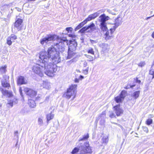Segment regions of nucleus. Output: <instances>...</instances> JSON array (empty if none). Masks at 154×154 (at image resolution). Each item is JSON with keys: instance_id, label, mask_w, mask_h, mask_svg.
Returning <instances> with one entry per match:
<instances>
[{"instance_id": "f257e3e1", "label": "nucleus", "mask_w": 154, "mask_h": 154, "mask_svg": "<svg viewBox=\"0 0 154 154\" xmlns=\"http://www.w3.org/2000/svg\"><path fill=\"white\" fill-rule=\"evenodd\" d=\"M40 61H42V62H40L39 63L33 66L32 69L33 72L41 77L43 75L44 73L49 76H54V73L57 70V66L51 62L48 63L42 60Z\"/></svg>"}, {"instance_id": "f03ea898", "label": "nucleus", "mask_w": 154, "mask_h": 154, "mask_svg": "<svg viewBox=\"0 0 154 154\" xmlns=\"http://www.w3.org/2000/svg\"><path fill=\"white\" fill-rule=\"evenodd\" d=\"M56 39L57 43L55 45L58 48L59 51L60 52H63L65 49V45L67 44L68 40L66 37H59L57 35H49L41 40V43L43 45L49 41Z\"/></svg>"}, {"instance_id": "7ed1b4c3", "label": "nucleus", "mask_w": 154, "mask_h": 154, "mask_svg": "<svg viewBox=\"0 0 154 154\" xmlns=\"http://www.w3.org/2000/svg\"><path fill=\"white\" fill-rule=\"evenodd\" d=\"M57 52L55 48L53 47L49 48L48 50V52L46 51L41 52L40 54L39 57L41 60L44 61L46 63H49V61H51L52 60L53 62L57 61L58 62H60V59L58 56H56Z\"/></svg>"}, {"instance_id": "20e7f679", "label": "nucleus", "mask_w": 154, "mask_h": 154, "mask_svg": "<svg viewBox=\"0 0 154 154\" xmlns=\"http://www.w3.org/2000/svg\"><path fill=\"white\" fill-rule=\"evenodd\" d=\"M109 17L108 16H106L104 14L101 15L98 18V20L100 22L99 26L101 31L105 32L108 30L106 22L109 20Z\"/></svg>"}, {"instance_id": "39448f33", "label": "nucleus", "mask_w": 154, "mask_h": 154, "mask_svg": "<svg viewBox=\"0 0 154 154\" xmlns=\"http://www.w3.org/2000/svg\"><path fill=\"white\" fill-rule=\"evenodd\" d=\"M77 86V85H72L67 89L66 92V97L67 98L69 99L72 96H74L73 99L75 98V94L76 92Z\"/></svg>"}, {"instance_id": "423d86ee", "label": "nucleus", "mask_w": 154, "mask_h": 154, "mask_svg": "<svg viewBox=\"0 0 154 154\" xmlns=\"http://www.w3.org/2000/svg\"><path fill=\"white\" fill-rule=\"evenodd\" d=\"M82 151L84 152V154H91L92 152L91 147L88 142H85L84 143Z\"/></svg>"}, {"instance_id": "0eeeda50", "label": "nucleus", "mask_w": 154, "mask_h": 154, "mask_svg": "<svg viewBox=\"0 0 154 154\" xmlns=\"http://www.w3.org/2000/svg\"><path fill=\"white\" fill-rule=\"evenodd\" d=\"M94 29L95 25L94 23H92L88 26H85L83 27L80 29L79 32L82 33H84L85 31L87 32H91L94 31Z\"/></svg>"}, {"instance_id": "6e6552de", "label": "nucleus", "mask_w": 154, "mask_h": 154, "mask_svg": "<svg viewBox=\"0 0 154 154\" xmlns=\"http://www.w3.org/2000/svg\"><path fill=\"white\" fill-rule=\"evenodd\" d=\"M127 92L125 91H122L120 95L117 96L115 98V100L117 103L121 102L126 96Z\"/></svg>"}, {"instance_id": "1a4fd4ad", "label": "nucleus", "mask_w": 154, "mask_h": 154, "mask_svg": "<svg viewBox=\"0 0 154 154\" xmlns=\"http://www.w3.org/2000/svg\"><path fill=\"white\" fill-rule=\"evenodd\" d=\"M24 91L26 95L31 97H35L36 94V92L35 91L27 88H24Z\"/></svg>"}, {"instance_id": "9d476101", "label": "nucleus", "mask_w": 154, "mask_h": 154, "mask_svg": "<svg viewBox=\"0 0 154 154\" xmlns=\"http://www.w3.org/2000/svg\"><path fill=\"white\" fill-rule=\"evenodd\" d=\"M115 29L113 28L110 29L109 30L108 29L107 31L105 32L104 35L105 39L106 40L111 39L112 36V34L113 32L115 30Z\"/></svg>"}, {"instance_id": "9b49d317", "label": "nucleus", "mask_w": 154, "mask_h": 154, "mask_svg": "<svg viewBox=\"0 0 154 154\" xmlns=\"http://www.w3.org/2000/svg\"><path fill=\"white\" fill-rule=\"evenodd\" d=\"M70 44L69 46L68 50L70 51H75L77 45L76 41L75 40H70L69 41Z\"/></svg>"}, {"instance_id": "f8f14e48", "label": "nucleus", "mask_w": 154, "mask_h": 154, "mask_svg": "<svg viewBox=\"0 0 154 154\" xmlns=\"http://www.w3.org/2000/svg\"><path fill=\"white\" fill-rule=\"evenodd\" d=\"M27 83V80L22 76H20L18 77L17 80V83L19 85L26 84Z\"/></svg>"}, {"instance_id": "ddd939ff", "label": "nucleus", "mask_w": 154, "mask_h": 154, "mask_svg": "<svg viewBox=\"0 0 154 154\" xmlns=\"http://www.w3.org/2000/svg\"><path fill=\"white\" fill-rule=\"evenodd\" d=\"M114 110L117 116H120L123 114V110L120 107V105H117L114 107Z\"/></svg>"}, {"instance_id": "4468645a", "label": "nucleus", "mask_w": 154, "mask_h": 154, "mask_svg": "<svg viewBox=\"0 0 154 154\" xmlns=\"http://www.w3.org/2000/svg\"><path fill=\"white\" fill-rule=\"evenodd\" d=\"M17 36L14 34L11 35L7 38V43L9 45H11L13 42L17 39Z\"/></svg>"}, {"instance_id": "2eb2a0df", "label": "nucleus", "mask_w": 154, "mask_h": 154, "mask_svg": "<svg viewBox=\"0 0 154 154\" xmlns=\"http://www.w3.org/2000/svg\"><path fill=\"white\" fill-rule=\"evenodd\" d=\"M122 23V18L120 17H117L115 20L114 23L115 26H113V28L115 29L119 25H120Z\"/></svg>"}, {"instance_id": "dca6fc26", "label": "nucleus", "mask_w": 154, "mask_h": 154, "mask_svg": "<svg viewBox=\"0 0 154 154\" xmlns=\"http://www.w3.org/2000/svg\"><path fill=\"white\" fill-rule=\"evenodd\" d=\"M23 22L22 20L21 19H18L15 23L14 26L17 28L18 30H20L22 26L21 23Z\"/></svg>"}, {"instance_id": "f3484780", "label": "nucleus", "mask_w": 154, "mask_h": 154, "mask_svg": "<svg viewBox=\"0 0 154 154\" xmlns=\"http://www.w3.org/2000/svg\"><path fill=\"white\" fill-rule=\"evenodd\" d=\"M17 103V99L16 98H14L11 100H8V104L11 107H13V105L16 104Z\"/></svg>"}, {"instance_id": "a211bd4d", "label": "nucleus", "mask_w": 154, "mask_h": 154, "mask_svg": "<svg viewBox=\"0 0 154 154\" xmlns=\"http://www.w3.org/2000/svg\"><path fill=\"white\" fill-rule=\"evenodd\" d=\"M0 90L4 95H6L9 97H11L12 96V92L9 91H4L3 88H1Z\"/></svg>"}, {"instance_id": "6ab92c4d", "label": "nucleus", "mask_w": 154, "mask_h": 154, "mask_svg": "<svg viewBox=\"0 0 154 154\" xmlns=\"http://www.w3.org/2000/svg\"><path fill=\"white\" fill-rule=\"evenodd\" d=\"M75 51L68 50L67 59H70L73 57L75 56Z\"/></svg>"}, {"instance_id": "aec40b11", "label": "nucleus", "mask_w": 154, "mask_h": 154, "mask_svg": "<svg viewBox=\"0 0 154 154\" xmlns=\"http://www.w3.org/2000/svg\"><path fill=\"white\" fill-rule=\"evenodd\" d=\"M101 47L103 51L105 52L109 51V47L108 45L105 43L102 44Z\"/></svg>"}, {"instance_id": "412c9836", "label": "nucleus", "mask_w": 154, "mask_h": 154, "mask_svg": "<svg viewBox=\"0 0 154 154\" xmlns=\"http://www.w3.org/2000/svg\"><path fill=\"white\" fill-rule=\"evenodd\" d=\"M140 92V91H136L131 94V96L135 99H137L139 97Z\"/></svg>"}, {"instance_id": "4be33fe9", "label": "nucleus", "mask_w": 154, "mask_h": 154, "mask_svg": "<svg viewBox=\"0 0 154 154\" xmlns=\"http://www.w3.org/2000/svg\"><path fill=\"white\" fill-rule=\"evenodd\" d=\"M28 104L29 106L32 108H34L36 104L35 101L32 99H29Z\"/></svg>"}, {"instance_id": "5701e85b", "label": "nucleus", "mask_w": 154, "mask_h": 154, "mask_svg": "<svg viewBox=\"0 0 154 154\" xmlns=\"http://www.w3.org/2000/svg\"><path fill=\"white\" fill-rule=\"evenodd\" d=\"M87 22L85 20L82 22L80 23L75 29V31H77L78 30L80 29Z\"/></svg>"}, {"instance_id": "b1692460", "label": "nucleus", "mask_w": 154, "mask_h": 154, "mask_svg": "<svg viewBox=\"0 0 154 154\" xmlns=\"http://www.w3.org/2000/svg\"><path fill=\"white\" fill-rule=\"evenodd\" d=\"M2 85L3 87L5 88H8L10 87V84L8 83L7 81L4 80L2 81Z\"/></svg>"}, {"instance_id": "393cba45", "label": "nucleus", "mask_w": 154, "mask_h": 154, "mask_svg": "<svg viewBox=\"0 0 154 154\" xmlns=\"http://www.w3.org/2000/svg\"><path fill=\"white\" fill-rule=\"evenodd\" d=\"M102 144H106L109 141V137L108 136L103 137L102 138Z\"/></svg>"}, {"instance_id": "a878e982", "label": "nucleus", "mask_w": 154, "mask_h": 154, "mask_svg": "<svg viewBox=\"0 0 154 154\" xmlns=\"http://www.w3.org/2000/svg\"><path fill=\"white\" fill-rule=\"evenodd\" d=\"M43 86L44 88L48 89L50 87V83L48 82H44L43 83Z\"/></svg>"}, {"instance_id": "bb28decb", "label": "nucleus", "mask_w": 154, "mask_h": 154, "mask_svg": "<svg viewBox=\"0 0 154 154\" xmlns=\"http://www.w3.org/2000/svg\"><path fill=\"white\" fill-rule=\"evenodd\" d=\"M54 117V115L51 112L47 115V121H48L53 119Z\"/></svg>"}, {"instance_id": "cd10ccee", "label": "nucleus", "mask_w": 154, "mask_h": 154, "mask_svg": "<svg viewBox=\"0 0 154 154\" xmlns=\"http://www.w3.org/2000/svg\"><path fill=\"white\" fill-rule=\"evenodd\" d=\"M85 56L88 59V61H92L93 60L94 58L91 55L88 54H85Z\"/></svg>"}, {"instance_id": "c85d7f7f", "label": "nucleus", "mask_w": 154, "mask_h": 154, "mask_svg": "<svg viewBox=\"0 0 154 154\" xmlns=\"http://www.w3.org/2000/svg\"><path fill=\"white\" fill-rule=\"evenodd\" d=\"M87 52L88 54H91L94 55V49L91 48H89L87 50Z\"/></svg>"}, {"instance_id": "c756f323", "label": "nucleus", "mask_w": 154, "mask_h": 154, "mask_svg": "<svg viewBox=\"0 0 154 154\" xmlns=\"http://www.w3.org/2000/svg\"><path fill=\"white\" fill-rule=\"evenodd\" d=\"M99 119L100 120L99 124L100 125H103L104 124L105 122V120L103 118L101 117H99Z\"/></svg>"}, {"instance_id": "7c9ffc66", "label": "nucleus", "mask_w": 154, "mask_h": 154, "mask_svg": "<svg viewBox=\"0 0 154 154\" xmlns=\"http://www.w3.org/2000/svg\"><path fill=\"white\" fill-rule=\"evenodd\" d=\"M79 149L78 148L75 147L72 150L71 152L72 154H75L78 152L79 151Z\"/></svg>"}, {"instance_id": "2f4dec72", "label": "nucleus", "mask_w": 154, "mask_h": 154, "mask_svg": "<svg viewBox=\"0 0 154 154\" xmlns=\"http://www.w3.org/2000/svg\"><path fill=\"white\" fill-rule=\"evenodd\" d=\"M89 136L88 134H87L86 135H84L83 137L79 139V141H82L87 139L89 138Z\"/></svg>"}, {"instance_id": "473e14b6", "label": "nucleus", "mask_w": 154, "mask_h": 154, "mask_svg": "<svg viewBox=\"0 0 154 154\" xmlns=\"http://www.w3.org/2000/svg\"><path fill=\"white\" fill-rule=\"evenodd\" d=\"M92 19H94L92 17L91 14L89 15L88 17L85 20V21H86L87 23L88 21H90Z\"/></svg>"}, {"instance_id": "72a5a7b5", "label": "nucleus", "mask_w": 154, "mask_h": 154, "mask_svg": "<svg viewBox=\"0 0 154 154\" xmlns=\"http://www.w3.org/2000/svg\"><path fill=\"white\" fill-rule=\"evenodd\" d=\"M135 84H133L132 85L128 84L125 87V88L126 89H128L131 88H132L133 87L135 86Z\"/></svg>"}, {"instance_id": "f704fd0d", "label": "nucleus", "mask_w": 154, "mask_h": 154, "mask_svg": "<svg viewBox=\"0 0 154 154\" xmlns=\"http://www.w3.org/2000/svg\"><path fill=\"white\" fill-rule=\"evenodd\" d=\"M145 65V63L144 61H141L138 64V66L141 67Z\"/></svg>"}, {"instance_id": "c9c22d12", "label": "nucleus", "mask_w": 154, "mask_h": 154, "mask_svg": "<svg viewBox=\"0 0 154 154\" xmlns=\"http://www.w3.org/2000/svg\"><path fill=\"white\" fill-rule=\"evenodd\" d=\"M6 67L5 66H2L0 68V70L2 72L5 73V69Z\"/></svg>"}, {"instance_id": "e433bc0d", "label": "nucleus", "mask_w": 154, "mask_h": 154, "mask_svg": "<svg viewBox=\"0 0 154 154\" xmlns=\"http://www.w3.org/2000/svg\"><path fill=\"white\" fill-rule=\"evenodd\" d=\"M99 14L97 12L91 14L94 19L96 18L98 16Z\"/></svg>"}, {"instance_id": "4c0bfd02", "label": "nucleus", "mask_w": 154, "mask_h": 154, "mask_svg": "<svg viewBox=\"0 0 154 154\" xmlns=\"http://www.w3.org/2000/svg\"><path fill=\"white\" fill-rule=\"evenodd\" d=\"M152 119H149L146 121V124L148 125H149L152 123Z\"/></svg>"}, {"instance_id": "58836bf2", "label": "nucleus", "mask_w": 154, "mask_h": 154, "mask_svg": "<svg viewBox=\"0 0 154 154\" xmlns=\"http://www.w3.org/2000/svg\"><path fill=\"white\" fill-rule=\"evenodd\" d=\"M142 129L146 133H147L148 132V129L146 126H143L142 127Z\"/></svg>"}, {"instance_id": "ea45409f", "label": "nucleus", "mask_w": 154, "mask_h": 154, "mask_svg": "<svg viewBox=\"0 0 154 154\" xmlns=\"http://www.w3.org/2000/svg\"><path fill=\"white\" fill-rule=\"evenodd\" d=\"M66 30L68 32H71L73 30V29L71 27H67L66 29Z\"/></svg>"}, {"instance_id": "a19ab883", "label": "nucleus", "mask_w": 154, "mask_h": 154, "mask_svg": "<svg viewBox=\"0 0 154 154\" xmlns=\"http://www.w3.org/2000/svg\"><path fill=\"white\" fill-rule=\"evenodd\" d=\"M9 78V76L7 75H4L3 76V79H2V80H4L5 81H7V80Z\"/></svg>"}, {"instance_id": "79ce46f5", "label": "nucleus", "mask_w": 154, "mask_h": 154, "mask_svg": "<svg viewBox=\"0 0 154 154\" xmlns=\"http://www.w3.org/2000/svg\"><path fill=\"white\" fill-rule=\"evenodd\" d=\"M90 42H91V43L92 44H96L98 42V40H93L90 39Z\"/></svg>"}, {"instance_id": "37998d69", "label": "nucleus", "mask_w": 154, "mask_h": 154, "mask_svg": "<svg viewBox=\"0 0 154 154\" xmlns=\"http://www.w3.org/2000/svg\"><path fill=\"white\" fill-rule=\"evenodd\" d=\"M109 116L111 118H113L115 117L116 115L112 112H111L109 115Z\"/></svg>"}, {"instance_id": "c03bdc74", "label": "nucleus", "mask_w": 154, "mask_h": 154, "mask_svg": "<svg viewBox=\"0 0 154 154\" xmlns=\"http://www.w3.org/2000/svg\"><path fill=\"white\" fill-rule=\"evenodd\" d=\"M134 81H135V82L137 83L140 84L141 82L140 80L138 79V78L137 77H136V79H134Z\"/></svg>"}, {"instance_id": "a18cd8bd", "label": "nucleus", "mask_w": 154, "mask_h": 154, "mask_svg": "<svg viewBox=\"0 0 154 154\" xmlns=\"http://www.w3.org/2000/svg\"><path fill=\"white\" fill-rule=\"evenodd\" d=\"M89 67H88L86 69L83 70V73L85 74L86 75L88 74Z\"/></svg>"}, {"instance_id": "49530a36", "label": "nucleus", "mask_w": 154, "mask_h": 154, "mask_svg": "<svg viewBox=\"0 0 154 154\" xmlns=\"http://www.w3.org/2000/svg\"><path fill=\"white\" fill-rule=\"evenodd\" d=\"M39 124H42V120L41 118H39L38 119Z\"/></svg>"}, {"instance_id": "de8ad7c7", "label": "nucleus", "mask_w": 154, "mask_h": 154, "mask_svg": "<svg viewBox=\"0 0 154 154\" xmlns=\"http://www.w3.org/2000/svg\"><path fill=\"white\" fill-rule=\"evenodd\" d=\"M19 92H20V94L21 96L23 97V93H22V90L21 89V88H20L19 89Z\"/></svg>"}, {"instance_id": "09e8293b", "label": "nucleus", "mask_w": 154, "mask_h": 154, "mask_svg": "<svg viewBox=\"0 0 154 154\" xmlns=\"http://www.w3.org/2000/svg\"><path fill=\"white\" fill-rule=\"evenodd\" d=\"M69 36L70 37H71L72 38H74L75 37V35H74L72 34H69Z\"/></svg>"}, {"instance_id": "8fccbe9b", "label": "nucleus", "mask_w": 154, "mask_h": 154, "mask_svg": "<svg viewBox=\"0 0 154 154\" xmlns=\"http://www.w3.org/2000/svg\"><path fill=\"white\" fill-rule=\"evenodd\" d=\"M87 64H88L87 62L86 61H85L83 63V66L85 67L87 66Z\"/></svg>"}, {"instance_id": "3c124183", "label": "nucleus", "mask_w": 154, "mask_h": 154, "mask_svg": "<svg viewBox=\"0 0 154 154\" xmlns=\"http://www.w3.org/2000/svg\"><path fill=\"white\" fill-rule=\"evenodd\" d=\"M149 74L153 75V78H154V71L151 72V71H149Z\"/></svg>"}, {"instance_id": "603ef678", "label": "nucleus", "mask_w": 154, "mask_h": 154, "mask_svg": "<svg viewBox=\"0 0 154 154\" xmlns=\"http://www.w3.org/2000/svg\"><path fill=\"white\" fill-rule=\"evenodd\" d=\"M79 79L75 78V82L76 83H78L79 82Z\"/></svg>"}, {"instance_id": "864d4df0", "label": "nucleus", "mask_w": 154, "mask_h": 154, "mask_svg": "<svg viewBox=\"0 0 154 154\" xmlns=\"http://www.w3.org/2000/svg\"><path fill=\"white\" fill-rule=\"evenodd\" d=\"M84 78V76L82 75H80L79 78V79H82Z\"/></svg>"}, {"instance_id": "5fc2aeb1", "label": "nucleus", "mask_w": 154, "mask_h": 154, "mask_svg": "<svg viewBox=\"0 0 154 154\" xmlns=\"http://www.w3.org/2000/svg\"><path fill=\"white\" fill-rule=\"evenodd\" d=\"M151 17H152L151 16V17H147L146 18V20H147L149 19H150Z\"/></svg>"}, {"instance_id": "6e6d98bb", "label": "nucleus", "mask_w": 154, "mask_h": 154, "mask_svg": "<svg viewBox=\"0 0 154 154\" xmlns=\"http://www.w3.org/2000/svg\"><path fill=\"white\" fill-rule=\"evenodd\" d=\"M152 37L154 38V31L152 33Z\"/></svg>"}, {"instance_id": "4d7b16f0", "label": "nucleus", "mask_w": 154, "mask_h": 154, "mask_svg": "<svg viewBox=\"0 0 154 154\" xmlns=\"http://www.w3.org/2000/svg\"><path fill=\"white\" fill-rule=\"evenodd\" d=\"M76 71L77 72H80V71L79 70L76 69Z\"/></svg>"}, {"instance_id": "13d9d810", "label": "nucleus", "mask_w": 154, "mask_h": 154, "mask_svg": "<svg viewBox=\"0 0 154 154\" xmlns=\"http://www.w3.org/2000/svg\"><path fill=\"white\" fill-rule=\"evenodd\" d=\"M18 133V131H15L14 132V134L15 135H16V134H17Z\"/></svg>"}, {"instance_id": "bf43d9fd", "label": "nucleus", "mask_w": 154, "mask_h": 154, "mask_svg": "<svg viewBox=\"0 0 154 154\" xmlns=\"http://www.w3.org/2000/svg\"><path fill=\"white\" fill-rule=\"evenodd\" d=\"M154 65V61H153V62L152 64V67Z\"/></svg>"}, {"instance_id": "052dcab7", "label": "nucleus", "mask_w": 154, "mask_h": 154, "mask_svg": "<svg viewBox=\"0 0 154 154\" xmlns=\"http://www.w3.org/2000/svg\"><path fill=\"white\" fill-rule=\"evenodd\" d=\"M29 1H35V0H28Z\"/></svg>"}, {"instance_id": "680f3d73", "label": "nucleus", "mask_w": 154, "mask_h": 154, "mask_svg": "<svg viewBox=\"0 0 154 154\" xmlns=\"http://www.w3.org/2000/svg\"><path fill=\"white\" fill-rule=\"evenodd\" d=\"M2 106V105L1 104H0V107H1Z\"/></svg>"}, {"instance_id": "e2e57ef3", "label": "nucleus", "mask_w": 154, "mask_h": 154, "mask_svg": "<svg viewBox=\"0 0 154 154\" xmlns=\"http://www.w3.org/2000/svg\"><path fill=\"white\" fill-rule=\"evenodd\" d=\"M21 10V9H20L19 10H18L19 11H20Z\"/></svg>"}, {"instance_id": "0e129e2a", "label": "nucleus", "mask_w": 154, "mask_h": 154, "mask_svg": "<svg viewBox=\"0 0 154 154\" xmlns=\"http://www.w3.org/2000/svg\"><path fill=\"white\" fill-rule=\"evenodd\" d=\"M97 120H96V122H97Z\"/></svg>"}]
</instances>
